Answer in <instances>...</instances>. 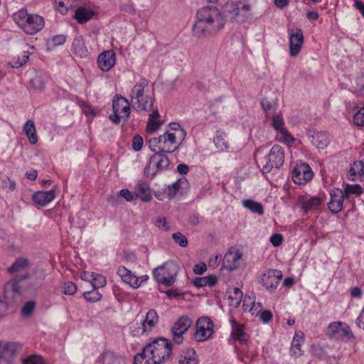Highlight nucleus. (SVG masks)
<instances>
[{
  "label": "nucleus",
  "instance_id": "f3484780",
  "mask_svg": "<svg viewBox=\"0 0 364 364\" xmlns=\"http://www.w3.org/2000/svg\"><path fill=\"white\" fill-rule=\"evenodd\" d=\"M116 63L115 53L112 50H105L101 53L97 58L99 68L105 72L110 70Z\"/></svg>",
  "mask_w": 364,
  "mask_h": 364
},
{
  "label": "nucleus",
  "instance_id": "a19ab883",
  "mask_svg": "<svg viewBox=\"0 0 364 364\" xmlns=\"http://www.w3.org/2000/svg\"><path fill=\"white\" fill-rule=\"evenodd\" d=\"M186 178H180L176 182L173 183L171 185L168 186L167 188L165 191V193L167 195V198L171 200L172 199L176 194V193L181 188V184L182 183H186Z\"/></svg>",
  "mask_w": 364,
  "mask_h": 364
},
{
  "label": "nucleus",
  "instance_id": "f257e3e1",
  "mask_svg": "<svg viewBox=\"0 0 364 364\" xmlns=\"http://www.w3.org/2000/svg\"><path fill=\"white\" fill-rule=\"evenodd\" d=\"M224 18L215 6H203L196 13V21L193 26V35L198 38L218 33L224 26Z\"/></svg>",
  "mask_w": 364,
  "mask_h": 364
},
{
  "label": "nucleus",
  "instance_id": "f03ea898",
  "mask_svg": "<svg viewBox=\"0 0 364 364\" xmlns=\"http://www.w3.org/2000/svg\"><path fill=\"white\" fill-rule=\"evenodd\" d=\"M131 102L136 111L150 112L154 102V93L149 90V81L141 78L130 92Z\"/></svg>",
  "mask_w": 364,
  "mask_h": 364
},
{
  "label": "nucleus",
  "instance_id": "6e6d98bb",
  "mask_svg": "<svg viewBox=\"0 0 364 364\" xmlns=\"http://www.w3.org/2000/svg\"><path fill=\"white\" fill-rule=\"evenodd\" d=\"M242 298V292L237 287L234 288L232 294H231L229 296V299L234 301H235L234 304L236 306H238L240 304Z\"/></svg>",
  "mask_w": 364,
  "mask_h": 364
},
{
  "label": "nucleus",
  "instance_id": "a211bd4d",
  "mask_svg": "<svg viewBox=\"0 0 364 364\" xmlns=\"http://www.w3.org/2000/svg\"><path fill=\"white\" fill-rule=\"evenodd\" d=\"M242 254L235 249H230L224 255L222 267L229 271H232L239 267V261Z\"/></svg>",
  "mask_w": 364,
  "mask_h": 364
},
{
  "label": "nucleus",
  "instance_id": "c03bdc74",
  "mask_svg": "<svg viewBox=\"0 0 364 364\" xmlns=\"http://www.w3.org/2000/svg\"><path fill=\"white\" fill-rule=\"evenodd\" d=\"M261 105L267 115H270L274 113L277 106L276 102L274 100H269L267 98L262 99L261 101Z\"/></svg>",
  "mask_w": 364,
  "mask_h": 364
},
{
  "label": "nucleus",
  "instance_id": "f8f14e48",
  "mask_svg": "<svg viewBox=\"0 0 364 364\" xmlns=\"http://www.w3.org/2000/svg\"><path fill=\"white\" fill-rule=\"evenodd\" d=\"M327 334L332 338H353V334L349 326L341 321L330 323L327 328Z\"/></svg>",
  "mask_w": 364,
  "mask_h": 364
},
{
  "label": "nucleus",
  "instance_id": "c85d7f7f",
  "mask_svg": "<svg viewBox=\"0 0 364 364\" xmlns=\"http://www.w3.org/2000/svg\"><path fill=\"white\" fill-rule=\"evenodd\" d=\"M179 364H198V358L193 348H187L181 352L179 358Z\"/></svg>",
  "mask_w": 364,
  "mask_h": 364
},
{
  "label": "nucleus",
  "instance_id": "2eb2a0df",
  "mask_svg": "<svg viewBox=\"0 0 364 364\" xmlns=\"http://www.w3.org/2000/svg\"><path fill=\"white\" fill-rule=\"evenodd\" d=\"M272 125L277 131V139L287 143L294 141V139L284 127V122L280 114H274L272 119Z\"/></svg>",
  "mask_w": 364,
  "mask_h": 364
},
{
  "label": "nucleus",
  "instance_id": "bb28decb",
  "mask_svg": "<svg viewBox=\"0 0 364 364\" xmlns=\"http://www.w3.org/2000/svg\"><path fill=\"white\" fill-rule=\"evenodd\" d=\"M71 50L73 53L80 58H87L89 55L88 49L82 36H79L73 39Z\"/></svg>",
  "mask_w": 364,
  "mask_h": 364
},
{
  "label": "nucleus",
  "instance_id": "09e8293b",
  "mask_svg": "<svg viewBox=\"0 0 364 364\" xmlns=\"http://www.w3.org/2000/svg\"><path fill=\"white\" fill-rule=\"evenodd\" d=\"M62 292L66 295H73L77 291V286L73 282H65L61 287Z\"/></svg>",
  "mask_w": 364,
  "mask_h": 364
},
{
  "label": "nucleus",
  "instance_id": "473e14b6",
  "mask_svg": "<svg viewBox=\"0 0 364 364\" xmlns=\"http://www.w3.org/2000/svg\"><path fill=\"white\" fill-rule=\"evenodd\" d=\"M321 201L322 200L319 197H312L301 203L302 209L305 213H308L309 211L316 210L319 208Z\"/></svg>",
  "mask_w": 364,
  "mask_h": 364
},
{
  "label": "nucleus",
  "instance_id": "7c9ffc66",
  "mask_svg": "<svg viewBox=\"0 0 364 364\" xmlns=\"http://www.w3.org/2000/svg\"><path fill=\"white\" fill-rule=\"evenodd\" d=\"M29 264L30 262L28 259L19 257L8 268V272L11 274L24 272L28 268Z\"/></svg>",
  "mask_w": 364,
  "mask_h": 364
},
{
  "label": "nucleus",
  "instance_id": "e2e57ef3",
  "mask_svg": "<svg viewBox=\"0 0 364 364\" xmlns=\"http://www.w3.org/2000/svg\"><path fill=\"white\" fill-rule=\"evenodd\" d=\"M119 196L129 202L133 201L136 199L135 193H132L128 189L121 190L119 191Z\"/></svg>",
  "mask_w": 364,
  "mask_h": 364
},
{
  "label": "nucleus",
  "instance_id": "b1692460",
  "mask_svg": "<svg viewBox=\"0 0 364 364\" xmlns=\"http://www.w3.org/2000/svg\"><path fill=\"white\" fill-rule=\"evenodd\" d=\"M159 322V316L155 309H149L141 321L142 333H150Z\"/></svg>",
  "mask_w": 364,
  "mask_h": 364
},
{
  "label": "nucleus",
  "instance_id": "dca6fc26",
  "mask_svg": "<svg viewBox=\"0 0 364 364\" xmlns=\"http://www.w3.org/2000/svg\"><path fill=\"white\" fill-rule=\"evenodd\" d=\"M18 346L16 343L0 342V364H14L11 358Z\"/></svg>",
  "mask_w": 364,
  "mask_h": 364
},
{
  "label": "nucleus",
  "instance_id": "680f3d73",
  "mask_svg": "<svg viewBox=\"0 0 364 364\" xmlns=\"http://www.w3.org/2000/svg\"><path fill=\"white\" fill-rule=\"evenodd\" d=\"M155 225L164 230V231H168L170 229V227L167 223L166 218L159 217L155 221Z\"/></svg>",
  "mask_w": 364,
  "mask_h": 364
},
{
  "label": "nucleus",
  "instance_id": "3c124183",
  "mask_svg": "<svg viewBox=\"0 0 364 364\" xmlns=\"http://www.w3.org/2000/svg\"><path fill=\"white\" fill-rule=\"evenodd\" d=\"M77 0H55V5L57 6L58 10L61 14H65L67 11L66 6L70 5Z\"/></svg>",
  "mask_w": 364,
  "mask_h": 364
},
{
  "label": "nucleus",
  "instance_id": "052dcab7",
  "mask_svg": "<svg viewBox=\"0 0 364 364\" xmlns=\"http://www.w3.org/2000/svg\"><path fill=\"white\" fill-rule=\"evenodd\" d=\"M22 364H43V361L41 356L31 355L22 360Z\"/></svg>",
  "mask_w": 364,
  "mask_h": 364
},
{
  "label": "nucleus",
  "instance_id": "ddd939ff",
  "mask_svg": "<svg viewBox=\"0 0 364 364\" xmlns=\"http://www.w3.org/2000/svg\"><path fill=\"white\" fill-rule=\"evenodd\" d=\"M213 333V323L207 316L200 318L196 323L195 338L197 341L208 339Z\"/></svg>",
  "mask_w": 364,
  "mask_h": 364
},
{
  "label": "nucleus",
  "instance_id": "72a5a7b5",
  "mask_svg": "<svg viewBox=\"0 0 364 364\" xmlns=\"http://www.w3.org/2000/svg\"><path fill=\"white\" fill-rule=\"evenodd\" d=\"M23 131L28 138L31 144H35L38 141V136L36 134V129L34 122L33 120H28L24 126Z\"/></svg>",
  "mask_w": 364,
  "mask_h": 364
},
{
  "label": "nucleus",
  "instance_id": "a18cd8bd",
  "mask_svg": "<svg viewBox=\"0 0 364 364\" xmlns=\"http://www.w3.org/2000/svg\"><path fill=\"white\" fill-rule=\"evenodd\" d=\"M91 277L92 279V285L95 289H99L106 285V279L101 274L92 273Z\"/></svg>",
  "mask_w": 364,
  "mask_h": 364
},
{
  "label": "nucleus",
  "instance_id": "20e7f679",
  "mask_svg": "<svg viewBox=\"0 0 364 364\" xmlns=\"http://www.w3.org/2000/svg\"><path fill=\"white\" fill-rule=\"evenodd\" d=\"M171 351V342L161 337L155 338L145 346V352L149 353L156 361V364H161L166 360L170 357Z\"/></svg>",
  "mask_w": 364,
  "mask_h": 364
},
{
  "label": "nucleus",
  "instance_id": "49530a36",
  "mask_svg": "<svg viewBox=\"0 0 364 364\" xmlns=\"http://www.w3.org/2000/svg\"><path fill=\"white\" fill-rule=\"evenodd\" d=\"M85 299L90 302H96L101 299L102 294L97 289L93 288L92 290L84 293Z\"/></svg>",
  "mask_w": 364,
  "mask_h": 364
},
{
  "label": "nucleus",
  "instance_id": "a878e982",
  "mask_svg": "<svg viewBox=\"0 0 364 364\" xmlns=\"http://www.w3.org/2000/svg\"><path fill=\"white\" fill-rule=\"evenodd\" d=\"M134 193L136 198H140L143 202H149L152 199L151 188L145 181H139L134 187Z\"/></svg>",
  "mask_w": 364,
  "mask_h": 364
},
{
  "label": "nucleus",
  "instance_id": "9d476101",
  "mask_svg": "<svg viewBox=\"0 0 364 364\" xmlns=\"http://www.w3.org/2000/svg\"><path fill=\"white\" fill-rule=\"evenodd\" d=\"M193 324V321L188 316H181L173 324L171 333L173 339L177 344L183 341V334L189 329Z\"/></svg>",
  "mask_w": 364,
  "mask_h": 364
},
{
  "label": "nucleus",
  "instance_id": "0e129e2a",
  "mask_svg": "<svg viewBox=\"0 0 364 364\" xmlns=\"http://www.w3.org/2000/svg\"><path fill=\"white\" fill-rule=\"evenodd\" d=\"M174 136H176L177 140V145H178V147L181 145L183 141L185 140L186 136V132L181 128L180 130L177 131L176 132H172Z\"/></svg>",
  "mask_w": 364,
  "mask_h": 364
},
{
  "label": "nucleus",
  "instance_id": "4c0bfd02",
  "mask_svg": "<svg viewBox=\"0 0 364 364\" xmlns=\"http://www.w3.org/2000/svg\"><path fill=\"white\" fill-rule=\"evenodd\" d=\"M304 334L301 332H297L295 333L293 341L291 342V351L295 356L301 355V341L303 340Z\"/></svg>",
  "mask_w": 364,
  "mask_h": 364
},
{
  "label": "nucleus",
  "instance_id": "8fccbe9b",
  "mask_svg": "<svg viewBox=\"0 0 364 364\" xmlns=\"http://www.w3.org/2000/svg\"><path fill=\"white\" fill-rule=\"evenodd\" d=\"M33 88L38 90H43L46 86V80L42 76L37 75L30 81Z\"/></svg>",
  "mask_w": 364,
  "mask_h": 364
},
{
  "label": "nucleus",
  "instance_id": "423d86ee",
  "mask_svg": "<svg viewBox=\"0 0 364 364\" xmlns=\"http://www.w3.org/2000/svg\"><path fill=\"white\" fill-rule=\"evenodd\" d=\"M178 272V267L176 263L166 262L154 269L153 276L158 283L170 287L175 282Z\"/></svg>",
  "mask_w": 364,
  "mask_h": 364
},
{
  "label": "nucleus",
  "instance_id": "6e6552de",
  "mask_svg": "<svg viewBox=\"0 0 364 364\" xmlns=\"http://www.w3.org/2000/svg\"><path fill=\"white\" fill-rule=\"evenodd\" d=\"M28 272L22 275H17L13 279L9 281L4 286V295L8 302H16L21 296L20 283L28 279Z\"/></svg>",
  "mask_w": 364,
  "mask_h": 364
},
{
  "label": "nucleus",
  "instance_id": "ea45409f",
  "mask_svg": "<svg viewBox=\"0 0 364 364\" xmlns=\"http://www.w3.org/2000/svg\"><path fill=\"white\" fill-rule=\"evenodd\" d=\"M121 358L115 353L109 350L105 351L101 355L104 364H118Z\"/></svg>",
  "mask_w": 364,
  "mask_h": 364
},
{
  "label": "nucleus",
  "instance_id": "5fc2aeb1",
  "mask_svg": "<svg viewBox=\"0 0 364 364\" xmlns=\"http://www.w3.org/2000/svg\"><path fill=\"white\" fill-rule=\"evenodd\" d=\"M163 124V121L159 119H149L147 122V130L149 132H155L158 130Z\"/></svg>",
  "mask_w": 364,
  "mask_h": 364
},
{
  "label": "nucleus",
  "instance_id": "aec40b11",
  "mask_svg": "<svg viewBox=\"0 0 364 364\" xmlns=\"http://www.w3.org/2000/svg\"><path fill=\"white\" fill-rule=\"evenodd\" d=\"M56 188L48 191H37L32 196V200L36 205L46 206L55 198Z\"/></svg>",
  "mask_w": 364,
  "mask_h": 364
},
{
  "label": "nucleus",
  "instance_id": "39448f33",
  "mask_svg": "<svg viewBox=\"0 0 364 364\" xmlns=\"http://www.w3.org/2000/svg\"><path fill=\"white\" fill-rule=\"evenodd\" d=\"M284 162V150L280 145H274L268 155L262 159L260 164L262 166L263 173H269L274 168H280Z\"/></svg>",
  "mask_w": 364,
  "mask_h": 364
},
{
  "label": "nucleus",
  "instance_id": "2f4dec72",
  "mask_svg": "<svg viewBox=\"0 0 364 364\" xmlns=\"http://www.w3.org/2000/svg\"><path fill=\"white\" fill-rule=\"evenodd\" d=\"M218 282V278L213 274L207 277H196L193 279V284L196 287H213Z\"/></svg>",
  "mask_w": 364,
  "mask_h": 364
},
{
  "label": "nucleus",
  "instance_id": "1a4fd4ad",
  "mask_svg": "<svg viewBox=\"0 0 364 364\" xmlns=\"http://www.w3.org/2000/svg\"><path fill=\"white\" fill-rule=\"evenodd\" d=\"M291 175L296 184L305 185L313 178L314 173L308 164L301 163L294 167Z\"/></svg>",
  "mask_w": 364,
  "mask_h": 364
},
{
  "label": "nucleus",
  "instance_id": "7ed1b4c3",
  "mask_svg": "<svg viewBox=\"0 0 364 364\" xmlns=\"http://www.w3.org/2000/svg\"><path fill=\"white\" fill-rule=\"evenodd\" d=\"M14 21L27 34L33 35L45 26L44 18L38 15L28 14L26 9H21L13 15Z\"/></svg>",
  "mask_w": 364,
  "mask_h": 364
},
{
  "label": "nucleus",
  "instance_id": "f704fd0d",
  "mask_svg": "<svg viewBox=\"0 0 364 364\" xmlns=\"http://www.w3.org/2000/svg\"><path fill=\"white\" fill-rule=\"evenodd\" d=\"M363 168L362 160L353 162L348 171V178L351 181H355L358 178L363 177L364 173Z\"/></svg>",
  "mask_w": 364,
  "mask_h": 364
},
{
  "label": "nucleus",
  "instance_id": "de8ad7c7",
  "mask_svg": "<svg viewBox=\"0 0 364 364\" xmlns=\"http://www.w3.org/2000/svg\"><path fill=\"white\" fill-rule=\"evenodd\" d=\"M355 93L358 96H364V73L356 77Z\"/></svg>",
  "mask_w": 364,
  "mask_h": 364
},
{
  "label": "nucleus",
  "instance_id": "79ce46f5",
  "mask_svg": "<svg viewBox=\"0 0 364 364\" xmlns=\"http://www.w3.org/2000/svg\"><path fill=\"white\" fill-rule=\"evenodd\" d=\"M242 203L245 208L250 210L252 213H257L259 215H262L264 213L263 207L259 203L248 199L244 200Z\"/></svg>",
  "mask_w": 364,
  "mask_h": 364
},
{
  "label": "nucleus",
  "instance_id": "338daca9",
  "mask_svg": "<svg viewBox=\"0 0 364 364\" xmlns=\"http://www.w3.org/2000/svg\"><path fill=\"white\" fill-rule=\"evenodd\" d=\"M2 186L4 188L12 191L16 188V183L15 181H11L9 178H6L2 181Z\"/></svg>",
  "mask_w": 364,
  "mask_h": 364
},
{
  "label": "nucleus",
  "instance_id": "c756f323",
  "mask_svg": "<svg viewBox=\"0 0 364 364\" xmlns=\"http://www.w3.org/2000/svg\"><path fill=\"white\" fill-rule=\"evenodd\" d=\"M164 144L165 145V153H173L178 149L176 136L172 132L167 130L164 133Z\"/></svg>",
  "mask_w": 364,
  "mask_h": 364
},
{
  "label": "nucleus",
  "instance_id": "393cba45",
  "mask_svg": "<svg viewBox=\"0 0 364 364\" xmlns=\"http://www.w3.org/2000/svg\"><path fill=\"white\" fill-rule=\"evenodd\" d=\"M337 192H331V200L328 203V208L333 213H338L342 210L343 200L346 199L342 193V190L338 189Z\"/></svg>",
  "mask_w": 364,
  "mask_h": 364
},
{
  "label": "nucleus",
  "instance_id": "4d7b16f0",
  "mask_svg": "<svg viewBox=\"0 0 364 364\" xmlns=\"http://www.w3.org/2000/svg\"><path fill=\"white\" fill-rule=\"evenodd\" d=\"M353 122L356 126H364V107L354 114Z\"/></svg>",
  "mask_w": 364,
  "mask_h": 364
},
{
  "label": "nucleus",
  "instance_id": "cd10ccee",
  "mask_svg": "<svg viewBox=\"0 0 364 364\" xmlns=\"http://www.w3.org/2000/svg\"><path fill=\"white\" fill-rule=\"evenodd\" d=\"M311 137V143L318 149H324L330 142V137L327 133L324 132H311L310 134Z\"/></svg>",
  "mask_w": 364,
  "mask_h": 364
},
{
  "label": "nucleus",
  "instance_id": "5701e85b",
  "mask_svg": "<svg viewBox=\"0 0 364 364\" xmlns=\"http://www.w3.org/2000/svg\"><path fill=\"white\" fill-rule=\"evenodd\" d=\"M168 153L159 152L154 153L149 160V165L155 166L156 171H161L167 169L170 165V160L167 156Z\"/></svg>",
  "mask_w": 364,
  "mask_h": 364
},
{
  "label": "nucleus",
  "instance_id": "69168bd1",
  "mask_svg": "<svg viewBox=\"0 0 364 364\" xmlns=\"http://www.w3.org/2000/svg\"><path fill=\"white\" fill-rule=\"evenodd\" d=\"M269 241L274 247H279L282 243L283 237L279 233H274L270 237Z\"/></svg>",
  "mask_w": 364,
  "mask_h": 364
},
{
  "label": "nucleus",
  "instance_id": "bf43d9fd",
  "mask_svg": "<svg viewBox=\"0 0 364 364\" xmlns=\"http://www.w3.org/2000/svg\"><path fill=\"white\" fill-rule=\"evenodd\" d=\"M143 144L144 140L141 136L136 135L133 137L132 146L134 151H140L142 149Z\"/></svg>",
  "mask_w": 364,
  "mask_h": 364
},
{
  "label": "nucleus",
  "instance_id": "13d9d810",
  "mask_svg": "<svg viewBox=\"0 0 364 364\" xmlns=\"http://www.w3.org/2000/svg\"><path fill=\"white\" fill-rule=\"evenodd\" d=\"M66 36L63 34H59L54 36L48 42V43H52L53 46H61L64 44L66 41Z\"/></svg>",
  "mask_w": 364,
  "mask_h": 364
},
{
  "label": "nucleus",
  "instance_id": "0eeeda50",
  "mask_svg": "<svg viewBox=\"0 0 364 364\" xmlns=\"http://www.w3.org/2000/svg\"><path fill=\"white\" fill-rule=\"evenodd\" d=\"M113 114L109 115V119L119 124L121 120L127 122L130 116V102L129 100L121 96H116L112 100Z\"/></svg>",
  "mask_w": 364,
  "mask_h": 364
},
{
  "label": "nucleus",
  "instance_id": "9b49d317",
  "mask_svg": "<svg viewBox=\"0 0 364 364\" xmlns=\"http://www.w3.org/2000/svg\"><path fill=\"white\" fill-rule=\"evenodd\" d=\"M225 11L233 15L237 21H243L250 11V5L235 0H230L225 5Z\"/></svg>",
  "mask_w": 364,
  "mask_h": 364
},
{
  "label": "nucleus",
  "instance_id": "412c9836",
  "mask_svg": "<svg viewBox=\"0 0 364 364\" xmlns=\"http://www.w3.org/2000/svg\"><path fill=\"white\" fill-rule=\"evenodd\" d=\"M232 332L231 336L234 340L239 341L240 344L247 345L249 335L245 331V326L231 320Z\"/></svg>",
  "mask_w": 364,
  "mask_h": 364
},
{
  "label": "nucleus",
  "instance_id": "774afa93",
  "mask_svg": "<svg viewBox=\"0 0 364 364\" xmlns=\"http://www.w3.org/2000/svg\"><path fill=\"white\" fill-rule=\"evenodd\" d=\"M355 323L358 328L364 331V306L359 316L356 318Z\"/></svg>",
  "mask_w": 364,
  "mask_h": 364
},
{
  "label": "nucleus",
  "instance_id": "c9c22d12",
  "mask_svg": "<svg viewBox=\"0 0 364 364\" xmlns=\"http://www.w3.org/2000/svg\"><path fill=\"white\" fill-rule=\"evenodd\" d=\"M94 15V12L85 7H79L75 11V18L79 23L88 21Z\"/></svg>",
  "mask_w": 364,
  "mask_h": 364
},
{
  "label": "nucleus",
  "instance_id": "58836bf2",
  "mask_svg": "<svg viewBox=\"0 0 364 364\" xmlns=\"http://www.w3.org/2000/svg\"><path fill=\"white\" fill-rule=\"evenodd\" d=\"M214 144L217 149L220 151L227 150L228 148V141L226 140V135L224 132L218 131L216 136L214 138Z\"/></svg>",
  "mask_w": 364,
  "mask_h": 364
},
{
  "label": "nucleus",
  "instance_id": "37998d69",
  "mask_svg": "<svg viewBox=\"0 0 364 364\" xmlns=\"http://www.w3.org/2000/svg\"><path fill=\"white\" fill-rule=\"evenodd\" d=\"M362 192V187L359 184L346 185L344 190H342V193L346 199H348L351 194L359 196Z\"/></svg>",
  "mask_w": 364,
  "mask_h": 364
},
{
  "label": "nucleus",
  "instance_id": "603ef678",
  "mask_svg": "<svg viewBox=\"0 0 364 364\" xmlns=\"http://www.w3.org/2000/svg\"><path fill=\"white\" fill-rule=\"evenodd\" d=\"M36 303L33 301H27L21 309V314L24 316H30L35 309Z\"/></svg>",
  "mask_w": 364,
  "mask_h": 364
},
{
  "label": "nucleus",
  "instance_id": "864d4df0",
  "mask_svg": "<svg viewBox=\"0 0 364 364\" xmlns=\"http://www.w3.org/2000/svg\"><path fill=\"white\" fill-rule=\"evenodd\" d=\"M174 242L178 244L181 247H185L188 245V240L186 237L181 232H177L172 235Z\"/></svg>",
  "mask_w": 364,
  "mask_h": 364
},
{
  "label": "nucleus",
  "instance_id": "4be33fe9",
  "mask_svg": "<svg viewBox=\"0 0 364 364\" xmlns=\"http://www.w3.org/2000/svg\"><path fill=\"white\" fill-rule=\"evenodd\" d=\"M117 274L124 283L128 284L132 288L137 289L141 284V282H139V278L123 266L118 268Z\"/></svg>",
  "mask_w": 364,
  "mask_h": 364
},
{
  "label": "nucleus",
  "instance_id": "6ab92c4d",
  "mask_svg": "<svg viewBox=\"0 0 364 364\" xmlns=\"http://www.w3.org/2000/svg\"><path fill=\"white\" fill-rule=\"evenodd\" d=\"M304 42L303 32L300 28L291 31L289 36V52L290 55L296 57L300 52Z\"/></svg>",
  "mask_w": 364,
  "mask_h": 364
},
{
  "label": "nucleus",
  "instance_id": "4468645a",
  "mask_svg": "<svg viewBox=\"0 0 364 364\" xmlns=\"http://www.w3.org/2000/svg\"><path fill=\"white\" fill-rule=\"evenodd\" d=\"M282 272L279 269H268L260 277V282L269 291H274L280 280L282 279Z\"/></svg>",
  "mask_w": 364,
  "mask_h": 364
},
{
  "label": "nucleus",
  "instance_id": "e433bc0d",
  "mask_svg": "<svg viewBox=\"0 0 364 364\" xmlns=\"http://www.w3.org/2000/svg\"><path fill=\"white\" fill-rule=\"evenodd\" d=\"M134 364H156V361L149 355V353L145 352L144 347L141 353L135 355Z\"/></svg>",
  "mask_w": 364,
  "mask_h": 364
}]
</instances>
